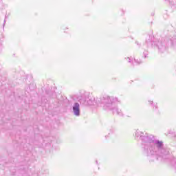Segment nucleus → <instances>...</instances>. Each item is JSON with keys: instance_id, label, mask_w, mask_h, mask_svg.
<instances>
[{"instance_id": "nucleus-2", "label": "nucleus", "mask_w": 176, "mask_h": 176, "mask_svg": "<svg viewBox=\"0 0 176 176\" xmlns=\"http://www.w3.org/2000/svg\"><path fill=\"white\" fill-rule=\"evenodd\" d=\"M157 146L160 147V146H162V145H163V143H162V142H158L157 143Z\"/></svg>"}, {"instance_id": "nucleus-1", "label": "nucleus", "mask_w": 176, "mask_h": 176, "mask_svg": "<svg viewBox=\"0 0 176 176\" xmlns=\"http://www.w3.org/2000/svg\"><path fill=\"white\" fill-rule=\"evenodd\" d=\"M73 111L76 116H79V104L78 103L75 104V106L73 107Z\"/></svg>"}]
</instances>
